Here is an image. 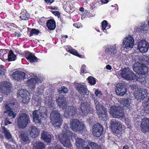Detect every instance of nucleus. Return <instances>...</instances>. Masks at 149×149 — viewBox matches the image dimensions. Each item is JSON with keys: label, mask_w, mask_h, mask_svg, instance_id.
<instances>
[{"label": "nucleus", "mask_w": 149, "mask_h": 149, "mask_svg": "<svg viewBox=\"0 0 149 149\" xmlns=\"http://www.w3.org/2000/svg\"><path fill=\"white\" fill-rule=\"evenodd\" d=\"M83 149H91L90 148L88 147V145H87L86 147L84 148Z\"/></svg>", "instance_id": "338daca9"}, {"label": "nucleus", "mask_w": 149, "mask_h": 149, "mask_svg": "<svg viewBox=\"0 0 149 149\" xmlns=\"http://www.w3.org/2000/svg\"><path fill=\"white\" fill-rule=\"evenodd\" d=\"M53 95H51V96H47L45 99V104L48 107L51 109L54 106L55 101L53 100Z\"/></svg>", "instance_id": "cd10ccee"}, {"label": "nucleus", "mask_w": 149, "mask_h": 149, "mask_svg": "<svg viewBox=\"0 0 149 149\" xmlns=\"http://www.w3.org/2000/svg\"><path fill=\"white\" fill-rule=\"evenodd\" d=\"M115 91L118 95L123 96L127 92V88L123 84L119 83L116 86Z\"/></svg>", "instance_id": "aec40b11"}, {"label": "nucleus", "mask_w": 149, "mask_h": 149, "mask_svg": "<svg viewBox=\"0 0 149 149\" xmlns=\"http://www.w3.org/2000/svg\"><path fill=\"white\" fill-rule=\"evenodd\" d=\"M136 59L133 60L135 63L133 64V69L135 72L140 74L137 79V81L142 84H145L146 81L143 76L144 74H147L149 75V68L146 65L149 63V58L145 55L136 56Z\"/></svg>", "instance_id": "f03ea898"}, {"label": "nucleus", "mask_w": 149, "mask_h": 149, "mask_svg": "<svg viewBox=\"0 0 149 149\" xmlns=\"http://www.w3.org/2000/svg\"><path fill=\"white\" fill-rule=\"evenodd\" d=\"M140 127L141 130L144 133L149 132V118H143L142 119Z\"/></svg>", "instance_id": "b1692460"}, {"label": "nucleus", "mask_w": 149, "mask_h": 149, "mask_svg": "<svg viewBox=\"0 0 149 149\" xmlns=\"http://www.w3.org/2000/svg\"><path fill=\"white\" fill-rule=\"evenodd\" d=\"M106 69L108 70H111L112 69L111 67L109 65H108L106 66Z\"/></svg>", "instance_id": "bf43d9fd"}, {"label": "nucleus", "mask_w": 149, "mask_h": 149, "mask_svg": "<svg viewBox=\"0 0 149 149\" xmlns=\"http://www.w3.org/2000/svg\"><path fill=\"white\" fill-rule=\"evenodd\" d=\"M122 44L124 48L127 49L132 48L134 44L133 38L130 35L126 37L123 39Z\"/></svg>", "instance_id": "2eb2a0df"}, {"label": "nucleus", "mask_w": 149, "mask_h": 149, "mask_svg": "<svg viewBox=\"0 0 149 149\" xmlns=\"http://www.w3.org/2000/svg\"><path fill=\"white\" fill-rule=\"evenodd\" d=\"M111 6L112 7H115L116 8H115V10H116L117 11H116V12H118V5L117 4H116L114 5V6H113V5H112Z\"/></svg>", "instance_id": "680f3d73"}, {"label": "nucleus", "mask_w": 149, "mask_h": 149, "mask_svg": "<svg viewBox=\"0 0 149 149\" xmlns=\"http://www.w3.org/2000/svg\"><path fill=\"white\" fill-rule=\"evenodd\" d=\"M79 10L81 12H83L84 10V9L82 7H81L80 8Z\"/></svg>", "instance_id": "774afa93"}, {"label": "nucleus", "mask_w": 149, "mask_h": 149, "mask_svg": "<svg viewBox=\"0 0 149 149\" xmlns=\"http://www.w3.org/2000/svg\"><path fill=\"white\" fill-rule=\"evenodd\" d=\"M95 96L91 94V97L94 100L95 106L96 107V112L100 119L103 120H106L107 118V112L106 109L99 102V100H97L96 97L100 98L102 95V92L99 89L95 90Z\"/></svg>", "instance_id": "7ed1b4c3"}, {"label": "nucleus", "mask_w": 149, "mask_h": 149, "mask_svg": "<svg viewBox=\"0 0 149 149\" xmlns=\"http://www.w3.org/2000/svg\"><path fill=\"white\" fill-rule=\"evenodd\" d=\"M14 34L17 37H19L21 36V34L20 33L17 32H15Z\"/></svg>", "instance_id": "13d9d810"}, {"label": "nucleus", "mask_w": 149, "mask_h": 149, "mask_svg": "<svg viewBox=\"0 0 149 149\" xmlns=\"http://www.w3.org/2000/svg\"><path fill=\"white\" fill-rule=\"evenodd\" d=\"M39 32L38 29H32L30 34V36H31L33 35H38Z\"/></svg>", "instance_id": "a18cd8bd"}, {"label": "nucleus", "mask_w": 149, "mask_h": 149, "mask_svg": "<svg viewBox=\"0 0 149 149\" xmlns=\"http://www.w3.org/2000/svg\"><path fill=\"white\" fill-rule=\"evenodd\" d=\"M8 49H3L1 50L0 51V58L1 59L6 62L8 61Z\"/></svg>", "instance_id": "7c9ffc66"}, {"label": "nucleus", "mask_w": 149, "mask_h": 149, "mask_svg": "<svg viewBox=\"0 0 149 149\" xmlns=\"http://www.w3.org/2000/svg\"><path fill=\"white\" fill-rule=\"evenodd\" d=\"M32 102L34 106L38 107L41 105L42 100L40 97L36 95L32 97Z\"/></svg>", "instance_id": "72a5a7b5"}, {"label": "nucleus", "mask_w": 149, "mask_h": 149, "mask_svg": "<svg viewBox=\"0 0 149 149\" xmlns=\"http://www.w3.org/2000/svg\"><path fill=\"white\" fill-rule=\"evenodd\" d=\"M123 149H130L129 148L127 145H125L123 147Z\"/></svg>", "instance_id": "e2e57ef3"}, {"label": "nucleus", "mask_w": 149, "mask_h": 149, "mask_svg": "<svg viewBox=\"0 0 149 149\" xmlns=\"http://www.w3.org/2000/svg\"><path fill=\"white\" fill-rule=\"evenodd\" d=\"M32 114L33 122L36 124L38 123L41 124L42 120L47 118L49 113L45 107H41L38 110L33 111Z\"/></svg>", "instance_id": "39448f33"}, {"label": "nucleus", "mask_w": 149, "mask_h": 149, "mask_svg": "<svg viewBox=\"0 0 149 149\" xmlns=\"http://www.w3.org/2000/svg\"><path fill=\"white\" fill-rule=\"evenodd\" d=\"M75 87L79 93L82 95H86L88 91L86 86L82 83L77 84Z\"/></svg>", "instance_id": "393cba45"}, {"label": "nucleus", "mask_w": 149, "mask_h": 149, "mask_svg": "<svg viewBox=\"0 0 149 149\" xmlns=\"http://www.w3.org/2000/svg\"><path fill=\"white\" fill-rule=\"evenodd\" d=\"M4 71L3 66V65H0V74L2 73Z\"/></svg>", "instance_id": "6e6d98bb"}, {"label": "nucleus", "mask_w": 149, "mask_h": 149, "mask_svg": "<svg viewBox=\"0 0 149 149\" xmlns=\"http://www.w3.org/2000/svg\"><path fill=\"white\" fill-rule=\"evenodd\" d=\"M17 96L20 99V102L27 103L31 99L30 93L25 89H21L18 91Z\"/></svg>", "instance_id": "ddd939ff"}, {"label": "nucleus", "mask_w": 149, "mask_h": 149, "mask_svg": "<svg viewBox=\"0 0 149 149\" xmlns=\"http://www.w3.org/2000/svg\"><path fill=\"white\" fill-rule=\"evenodd\" d=\"M19 137L21 142L23 144H27L30 143V140L28 136V134L22 132L20 134Z\"/></svg>", "instance_id": "c756f323"}, {"label": "nucleus", "mask_w": 149, "mask_h": 149, "mask_svg": "<svg viewBox=\"0 0 149 149\" xmlns=\"http://www.w3.org/2000/svg\"><path fill=\"white\" fill-rule=\"evenodd\" d=\"M63 129L62 134L58 136V139L64 146L71 149L72 146L69 137L72 135V133L68 130L69 127L67 124L63 125Z\"/></svg>", "instance_id": "20e7f679"}, {"label": "nucleus", "mask_w": 149, "mask_h": 149, "mask_svg": "<svg viewBox=\"0 0 149 149\" xmlns=\"http://www.w3.org/2000/svg\"><path fill=\"white\" fill-rule=\"evenodd\" d=\"M16 101L15 99H13L11 100H10L9 102L5 103V109L7 110V111L5 113H7L8 116L11 117V118H15L16 116V113L13 111V109L15 105V102Z\"/></svg>", "instance_id": "9b49d317"}, {"label": "nucleus", "mask_w": 149, "mask_h": 149, "mask_svg": "<svg viewBox=\"0 0 149 149\" xmlns=\"http://www.w3.org/2000/svg\"><path fill=\"white\" fill-rule=\"evenodd\" d=\"M45 145L40 141H38L34 144V149H45Z\"/></svg>", "instance_id": "c9c22d12"}, {"label": "nucleus", "mask_w": 149, "mask_h": 149, "mask_svg": "<svg viewBox=\"0 0 149 149\" xmlns=\"http://www.w3.org/2000/svg\"><path fill=\"white\" fill-rule=\"evenodd\" d=\"M56 102L59 107L63 109L66 108L64 116L66 118L69 116L72 117L77 113L83 116H86L91 111L90 105L87 102L82 103L81 105L80 110L79 112L73 106L68 107L66 105V98L64 96L56 97Z\"/></svg>", "instance_id": "f257e3e1"}, {"label": "nucleus", "mask_w": 149, "mask_h": 149, "mask_svg": "<svg viewBox=\"0 0 149 149\" xmlns=\"http://www.w3.org/2000/svg\"><path fill=\"white\" fill-rule=\"evenodd\" d=\"M101 1L104 3H107L108 2V0H101Z\"/></svg>", "instance_id": "0e129e2a"}, {"label": "nucleus", "mask_w": 149, "mask_h": 149, "mask_svg": "<svg viewBox=\"0 0 149 149\" xmlns=\"http://www.w3.org/2000/svg\"><path fill=\"white\" fill-rule=\"evenodd\" d=\"M4 145L7 149H14L15 147L13 145H10L7 143H5Z\"/></svg>", "instance_id": "09e8293b"}, {"label": "nucleus", "mask_w": 149, "mask_h": 149, "mask_svg": "<svg viewBox=\"0 0 149 149\" xmlns=\"http://www.w3.org/2000/svg\"><path fill=\"white\" fill-rule=\"evenodd\" d=\"M49 8L52 10H56L57 9V7H50Z\"/></svg>", "instance_id": "69168bd1"}, {"label": "nucleus", "mask_w": 149, "mask_h": 149, "mask_svg": "<svg viewBox=\"0 0 149 149\" xmlns=\"http://www.w3.org/2000/svg\"><path fill=\"white\" fill-rule=\"evenodd\" d=\"M119 73L122 77L129 80H133L136 77V75L128 68L121 69Z\"/></svg>", "instance_id": "1a4fd4ad"}, {"label": "nucleus", "mask_w": 149, "mask_h": 149, "mask_svg": "<svg viewBox=\"0 0 149 149\" xmlns=\"http://www.w3.org/2000/svg\"><path fill=\"white\" fill-rule=\"evenodd\" d=\"M119 101L125 109H130L132 106L131 100L129 98H122Z\"/></svg>", "instance_id": "a878e982"}, {"label": "nucleus", "mask_w": 149, "mask_h": 149, "mask_svg": "<svg viewBox=\"0 0 149 149\" xmlns=\"http://www.w3.org/2000/svg\"><path fill=\"white\" fill-rule=\"evenodd\" d=\"M41 137L44 141L47 143H49L51 141V135L48 132L42 131L41 133Z\"/></svg>", "instance_id": "473e14b6"}, {"label": "nucleus", "mask_w": 149, "mask_h": 149, "mask_svg": "<svg viewBox=\"0 0 149 149\" xmlns=\"http://www.w3.org/2000/svg\"><path fill=\"white\" fill-rule=\"evenodd\" d=\"M109 113L115 118H122L125 115L123 109L119 106H111L110 109Z\"/></svg>", "instance_id": "f8f14e48"}, {"label": "nucleus", "mask_w": 149, "mask_h": 149, "mask_svg": "<svg viewBox=\"0 0 149 149\" xmlns=\"http://www.w3.org/2000/svg\"><path fill=\"white\" fill-rule=\"evenodd\" d=\"M138 47L141 52L144 53L148 51L149 47V43L146 40H142L139 42Z\"/></svg>", "instance_id": "4be33fe9"}, {"label": "nucleus", "mask_w": 149, "mask_h": 149, "mask_svg": "<svg viewBox=\"0 0 149 149\" xmlns=\"http://www.w3.org/2000/svg\"><path fill=\"white\" fill-rule=\"evenodd\" d=\"M76 145L79 149H82L85 145V141L81 138H77L76 139Z\"/></svg>", "instance_id": "2f4dec72"}, {"label": "nucleus", "mask_w": 149, "mask_h": 149, "mask_svg": "<svg viewBox=\"0 0 149 149\" xmlns=\"http://www.w3.org/2000/svg\"><path fill=\"white\" fill-rule=\"evenodd\" d=\"M11 122L9 121V119L7 118H6L5 120V125H7L8 124H11Z\"/></svg>", "instance_id": "603ef678"}, {"label": "nucleus", "mask_w": 149, "mask_h": 149, "mask_svg": "<svg viewBox=\"0 0 149 149\" xmlns=\"http://www.w3.org/2000/svg\"><path fill=\"white\" fill-rule=\"evenodd\" d=\"M25 76V73L24 72L18 70L15 71L13 74V78L17 81L24 79Z\"/></svg>", "instance_id": "bb28decb"}, {"label": "nucleus", "mask_w": 149, "mask_h": 149, "mask_svg": "<svg viewBox=\"0 0 149 149\" xmlns=\"http://www.w3.org/2000/svg\"><path fill=\"white\" fill-rule=\"evenodd\" d=\"M2 133L5 137L8 139H10L12 138V135L9 131L4 126H2Z\"/></svg>", "instance_id": "58836bf2"}, {"label": "nucleus", "mask_w": 149, "mask_h": 149, "mask_svg": "<svg viewBox=\"0 0 149 149\" xmlns=\"http://www.w3.org/2000/svg\"><path fill=\"white\" fill-rule=\"evenodd\" d=\"M29 16L28 13L26 10H23L21 13L19 17L22 20H27Z\"/></svg>", "instance_id": "4c0bfd02"}, {"label": "nucleus", "mask_w": 149, "mask_h": 149, "mask_svg": "<svg viewBox=\"0 0 149 149\" xmlns=\"http://www.w3.org/2000/svg\"><path fill=\"white\" fill-rule=\"evenodd\" d=\"M47 26L49 29L50 30L54 29L56 27L55 21L53 19L48 20L47 23Z\"/></svg>", "instance_id": "e433bc0d"}, {"label": "nucleus", "mask_w": 149, "mask_h": 149, "mask_svg": "<svg viewBox=\"0 0 149 149\" xmlns=\"http://www.w3.org/2000/svg\"><path fill=\"white\" fill-rule=\"evenodd\" d=\"M102 30L104 31L109 29L111 27L110 25H108L107 22L105 20H104L102 23Z\"/></svg>", "instance_id": "a19ab883"}, {"label": "nucleus", "mask_w": 149, "mask_h": 149, "mask_svg": "<svg viewBox=\"0 0 149 149\" xmlns=\"http://www.w3.org/2000/svg\"><path fill=\"white\" fill-rule=\"evenodd\" d=\"M52 13L55 15L56 16H57L58 17H59L60 16L59 13L58 11H53Z\"/></svg>", "instance_id": "5fc2aeb1"}, {"label": "nucleus", "mask_w": 149, "mask_h": 149, "mask_svg": "<svg viewBox=\"0 0 149 149\" xmlns=\"http://www.w3.org/2000/svg\"><path fill=\"white\" fill-rule=\"evenodd\" d=\"M88 144L92 149H94V147L96 146V143L90 141L88 142Z\"/></svg>", "instance_id": "3c124183"}, {"label": "nucleus", "mask_w": 149, "mask_h": 149, "mask_svg": "<svg viewBox=\"0 0 149 149\" xmlns=\"http://www.w3.org/2000/svg\"><path fill=\"white\" fill-rule=\"evenodd\" d=\"M65 48L67 52H69L70 54L80 58H82V55L79 54L77 52L75 49H73L71 47L69 46H66L65 47Z\"/></svg>", "instance_id": "f704fd0d"}, {"label": "nucleus", "mask_w": 149, "mask_h": 149, "mask_svg": "<svg viewBox=\"0 0 149 149\" xmlns=\"http://www.w3.org/2000/svg\"><path fill=\"white\" fill-rule=\"evenodd\" d=\"M87 72V71L86 69V66L85 65H82L81 68V73H86Z\"/></svg>", "instance_id": "de8ad7c7"}, {"label": "nucleus", "mask_w": 149, "mask_h": 149, "mask_svg": "<svg viewBox=\"0 0 149 149\" xmlns=\"http://www.w3.org/2000/svg\"><path fill=\"white\" fill-rule=\"evenodd\" d=\"M30 77L31 78L28 79L26 81V83L27 85L33 91L35 88L36 84L41 83L43 80L42 79L39 78L36 76V74H35L31 73Z\"/></svg>", "instance_id": "9d476101"}, {"label": "nucleus", "mask_w": 149, "mask_h": 149, "mask_svg": "<svg viewBox=\"0 0 149 149\" xmlns=\"http://www.w3.org/2000/svg\"><path fill=\"white\" fill-rule=\"evenodd\" d=\"M134 30L137 33H146L147 32V28L145 22H142L139 25L136 26L134 28Z\"/></svg>", "instance_id": "5701e85b"}, {"label": "nucleus", "mask_w": 149, "mask_h": 149, "mask_svg": "<svg viewBox=\"0 0 149 149\" xmlns=\"http://www.w3.org/2000/svg\"><path fill=\"white\" fill-rule=\"evenodd\" d=\"M8 61H14L16 59L17 57L13 52L12 50H10L8 52Z\"/></svg>", "instance_id": "ea45409f"}, {"label": "nucleus", "mask_w": 149, "mask_h": 149, "mask_svg": "<svg viewBox=\"0 0 149 149\" xmlns=\"http://www.w3.org/2000/svg\"><path fill=\"white\" fill-rule=\"evenodd\" d=\"M110 126L113 130L114 133L118 134L120 133L122 129L121 124L115 119H112L110 122Z\"/></svg>", "instance_id": "a211bd4d"}, {"label": "nucleus", "mask_w": 149, "mask_h": 149, "mask_svg": "<svg viewBox=\"0 0 149 149\" xmlns=\"http://www.w3.org/2000/svg\"><path fill=\"white\" fill-rule=\"evenodd\" d=\"M70 125L72 130L76 132H81L83 131L84 128V126L83 123L77 119H71Z\"/></svg>", "instance_id": "6e6552de"}, {"label": "nucleus", "mask_w": 149, "mask_h": 149, "mask_svg": "<svg viewBox=\"0 0 149 149\" xmlns=\"http://www.w3.org/2000/svg\"><path fill=\"white\" fill-rule=\"evenodd\" d=\"M148 94L147 90L144 88H141L134 93V96L135 98L138 101H141L144 100L147 97Z\"/></svg>", "instance_id": "dca6fc26"}, {"label": "nucleus", "mask_w": 149, "mask_h": 149, "mask_svg": "<svg viewBox=\"0 0 149 149\" xmlns=\"http://www.w3.org/2000/svg\"><path fill=\"white\" fill-rule=\"evenodd\" d=\"M48 149H65L62 147V146L59 145H57L56 146L54 147H52L49 146L48 148Z\"/></svg>", "instance_id": "8fccbe9b"}, {"label": "nucleus", "mask_w": 149, "mask_h": 149, "mask_svg": "<svg viewBox=\"0 0 149 149\" xmlns=\"http://www.w3.org/2000/svg\"><path fill=\"white\" fill-rule=\"evenodd\" d=\"M25 56L31 63L36 62L37 61L38 58L33 53L29 51H27L25 52Z\"/></svg>", "instance_id": "c85d7f7f"}, {"label": "nucleus", "mask_w": 149, "mask_h": 149, "mask_svg": "<svg viewBox=\"0 0 149 149\" xmlns=\"http://www.w3.org/2000/svg\"><path fill=\"white\" fill-rule=\"evenodd\" d=\"M50 117L53 125L58 127H61L63 120L61 117V115L58 110L52 111L50 113Z\"/></svg>", "instance_id": "423d86ee"}, {"label": "nucleus", "mask_w": 149, "mask_h": 149, "mask_svg": "<svg viewBox=\"0 0 149 149\" xmlns=\"http://www.w3.org/2000/svg\"><path fill=\"white\" fill-rule=\"evenodd\" d=\"M94 149H102V148H101V146L100 145H99L96 143V146L94 147Z\"/></svg>", "instance_id": "4d7b16f0"}, {"label": "nucleus", "mask_w": 149, "mask_h": 149, "mask_svg": "<svg viewBox=\"0 0 149 149\" xmlns=\"http://www.w3.org/2000/svg\"><path fill=\"white\" fill-rule=\"evenodd\" d=\"M88 82L91 85H94L95 84L96 81L95 79L93 77L89 76L88 78Z\"/></svg>", "instance_id": "c03bdc74"}, {"label": "nucleus", "mask_w": 149, "mask_h": 149, "mask_svg": "<svg viewBox=\"0 0 149 149\" xmlns=\"http://www.w3.org/2000/svg\"><path fill=\"white\" fill-rule=\"evenodd\" d=\"M103 130L102 126L98 123L94 125L92 127V133L95 137H100L102 134Z\"/></svg>", "instance_id": "f3484780"}, {"label": "nucleus", "mask_w": 149, "mask_h": 149, "mask_svg": "<svg viewBox=\"0 0 149 149\" xmlns=\"http://www.w3.org/2000/svg\"><path fill=\"white\" fill-rule=\"evenodd\" d=\"M66 10H67L68 11L70 12L72 10L73 11L75 10L73 4L72 3L70 4L67 7H66Z\"/></svg>", "instance_id": "49530a36"}, {"label": "nucleus", "mask_w": 149, "mask_h": 149, "mask_svg": "<svg viewBox=\"0 0 149 149\" xmlns=\"http://www.w3.org/2000/svg\"><path fill=\"white\" fill-rule=\"evenodd\" d=\"M28 134L33 138H35L40 134V132L38 128L34 125L30 126L27 131Z\"/></svg>", "instance_id": "412c9836"}, {"label": "nucleus", "mask_w": 149, "mask_h": 149, "mask_svg": "<svg viewBox=\"0 0 149 149\" xmlns=\"http://www.w3.org/2000/svg\"><path fill=\"white\" fill-rule=\"evenodd\" d=\"M54 0H45V2L49 5L51 4L54 2Z\"/></svg>", "instance_id": "864d4df0"}, {"label": "nucleus", "mask_w": 149, "mask_h": 149, "mask_svg": "<svg viewBox=\"0 0 149 149\" xmlns=\"http://www.w3.org/2000/svg\"><path fill=\"white\" fill-rule=\"evenodd\" d=\"M118 48V46L116 44L105 46L104 49L106 55L109 57H113L116 54Z\"/></svg>", "instance_id": "4468645a"}, {"label": "nucleus", "mask_w": 149, "mask_h": 149, "mask_svg": "<svg viewBox=\"0 0 149 149\" xmlns=\"http://www.w3.org/2000/svg\"><path fill=\"white\" fill-rule=\"evenodd\" d=\"M30 118L28 114L22 113L19 115L17 118V125L19 128L24 129L30 122Z\"/></svg>", "instance_id": "0eeeda50"}, {"label": "nucleus", "mask_w": 149, "mask_h": 149, "mask_svg": "<svg viewBox=\"0 0 149 149\" xmlns=\"http://www.w3.org/2000/svg\"><path fill=\"white\" fill-rule=\"evenodd\" d=\"M11 87V84L9 82L3 81L1 83L0 89L2 92L7 95L12 92Z\"/></svg>", "instance_id": "6ab92c4d"}, {"label": "nucleus", "mask_w": 149, "mask_h": 149, "mask_svg": "<svg viewBox=\"0 0 149 149\" xmlns=\"http://www.w3.org/2000/svg\"><path fill=\"white\" fill-rule=\"evenodd\" d=\"M44 88L43 85H42L39 86L37 88L36 94L38 95L41 94L43 93Z\"/></svg>", "instance_id": "37998d69"}, {"label": "nucleus", "mask_w": 149, "mask_h": 149, "mask_svg": "<svg viewBox=\"0 0 149 149\" xmlns=\"http://www.w3.org/2000/svg\"><path fill=\"white\" fill-rule=\"evenodd\" d=\"M57 91L59 93H63L65 94L68 92V88L65 86H62L60 88H59Z\"/></svg>", "instance_id": "79ce46f5"}, {"label": "nucleus", "mask_w": 149, "mask_h": 149, "mask_svg": "<svg viewBox=\"0 0 149 149\" xmlns=\"http://www.w3.org/2000/svg\"><path fill=\"white\" fill-rule=\"evenodd\" d=\"M10 26L14 27L15 28H17V26L15 24L13 23H10Z\"/></svg>", "instance_id": "052dcab7"}]
</instances>
